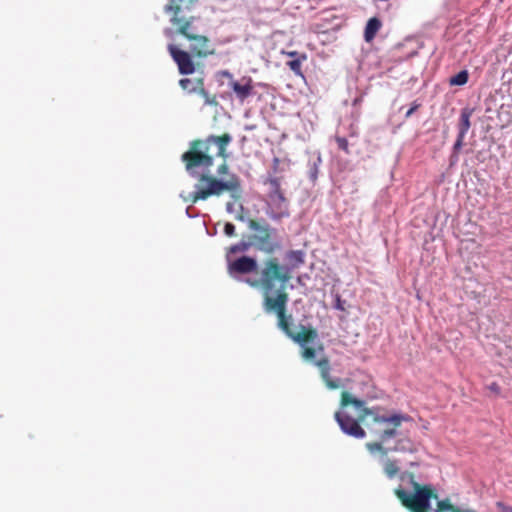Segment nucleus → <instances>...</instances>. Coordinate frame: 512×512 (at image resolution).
I'll return each mask as SVG.
<instances>
[{
	"mask_svg": "<svg viewBox=\"0 0 512 512\" xmlns=\"http://www.w3.org/2000/svg\"><path fill=\"white\" fill-rule=\"evenodd\" d=\"M248 228L255 232L251 236L250 242L259 251L272 254L280 247L277 229L269 225L265 220H248Z\"/></svg>",
	"mask_w": 512,
	"mask_h": 512,
	"instance_id": "39448f33",
	"label": "nucleus"
},
{
	"mask_svg": "<svg viewBox=\"0 0 512 512\" xmlns=\"http://www.w3.org/2000/svg\"><path fill=\"white\" fill-rule=\"evenodd\" d=\"M223 75L229 78V81L235 80L229 71H223Z\"/></svg>",
	"mask_w": 512,
	"mask_h": 512,
	"instance_id": "a19ab883",
	"label": "nucleus"
},
{
	"mask_svg": "<svg viewBox=\"0 0 512 512\" xmlns=\"http://www.w3.org/2000/svg\"><path fill=\"white\" fill-rule=\"evenodd\" d=\"M353 405L356 409H362L363 406L365 405V401L363 400H360L358 398H355L354 396H352L350 393L348 392H343L342 393V398H341V406L342 408L346 407L347 405Z\"/></svg>",
	"mask_w": 512,
	"mask_h": 512,
	"instance_id": "6ab92c4d",
	"label": "nucleus"
},
{
	"mask_svg": "<svg viewBox=\"0 0 512 512\" xmlns=\"http://www.w3.org/2000/svg\"><path fill=\"white\" fill-rule=\"evenodd\" d=\"M269 192L266 200V215L273 221L290 216L289 201L281 191L280 181L276 177L268 179Z\"/></svg>",
	"mask_w": 512,
	"mask_h": 512,
	"instance_id": "423d86ee",
	"label": "nucleus"
},
{
	"mask_svg": "<svg viewBox=\"0 0 512 512\" xmlns=\"http://www.w3.org/2000/svg\"><path fill=\"white\" fill-rule=\"evenodd\" d=\"M186 215H187L189 218H195V217H197V216H198V213H192V212H191L190 207H188V208L186 209Z\"/></svg>",
	"mask_w": 512,
	"mask_h": 512,
	"instance_id": "58836bf2",
	"label": "nucleus"
},
{
	"mask_svg": "<svg viewBox=\"0 0 512 512\" xmlns=\"http://www.w3.org/2000/svg\"><path fill=\"white\" fill-rule=\"evenodd\" d=\"M190 49L198 57H207L215 53V45L206 36L194 35L190 37Z\"/></svg>",
	"mask_w": 512,
	"mask_h": 512,
	"instance_id": "9b49d317",
	"label": "nucleus"
},
{
	"mask_svg": "<svg viewBox=\"0 0 512 512\" xmlns=\"http://www.w3.org/2000/svg\"><path fill=\"white\" fill-rule=\"evenodd\" d=\"M359 103V99H355L354 104Z\"/></svg>",
	"mask_w": 512,
	"mask_h": 512,
	"instance_id": "37998d69",
	"label": "nucleus"
},
{
	"mask_svg": "<svg viewBox=\"0 0 512 512\" xmlns=\"http://www.w3.org/2000/svg\"><path fill=\"white\" fill-rule=\"evenodd\" d=\"M378 452H379L378 461L382 465L383 472L385 473L387 478H389V479L395 478L399 473V466H398L397 461L391 460L388 457L389 452H387V450L378 451Z\"/></svg>",
	"mask_w": 512,
	"mask_h": 512,
	"instance_id": "ddd939ff",
	"label": "nucleus"
},
{
	"mask_svg": "<svg viewBox=\"0 0 512 512\" xmlns=\"http://www.w3.org/2000/svg\"><path fill=\"white\" fill-rule=\"evenodd\" d=\"M459 153H455V152H452L451 156H450V163L451 165L455 164L458 162L459 160Z\"/></svg>",
	"mask_w": 512,
	"mask_h": 512,
	"instance_id": "e433bc0d",
	"label": "nucleus"
},
{
	"mask_svg": "<svg viewBox=\"0 0 512 512\" xmlns=\"http://www.w3.org/2000/svg\"><path fill=\"white\" fill-rule=\"evenodd\" d=\"M387 452H403L415 453L417 451L416 444L407 436L398 438L393 446H386Z\"/></svg>",
	"mask_w": 512,
	"mask_h": 512,
	"instance_id": "2eb2a0df",
	"label": "nucleus"
},
{
	"mask_svg": "<svg viewBox=\"0 0 512 512\" xmlns=\"http://www.w3.org/2000/svg\"><path fill=\"white\" fill-rule=\"evenodd\" d=\"M168 50L171 57L178 65L180 74L188 75L194 72L195 66L188 52L177 48L173 44L168 45Z\"/></svg>",
	"mask_w": 512,
	"mask_h": 512,
	"instance_id": "9d476101",
	"label": "nucleus"
},
{
	"mask_svg": "<svg viewBox=\"0 0 512 512\" xmlns=\"http://www.w3.org/2000/svg\"><path fill=\"white\" fill-rule=\"evenodd\" d=\"M489 390H491L492 392H495V393H498L499 392V386L496 384V383H491L489 386H488Z\"/></svg>",
	"mask_w": 512,
	"mask_h": 512,
	"instance_id": "4c0bfd02",
	"label": "nucleus"
},
{
	"mask_svg": "<svg viewBox=\"0 0 512 512\" xmlns=\"http://www.w3.org/2000/svg\"><path fill=\"white\" fill-rule=\"evenodd\" d=\"M228 87L233 91L236 99L240 103H244L249 97L255 94L253 80L248 76H244L240 80L229 81Z\"/></svg>",
	"mask_w": 512,
	"mask_h": 512,
	"instance_id": "1a4fd4ad",
	"label": "nucleus"
},
{
	"mask_svg": "<svg viewBox=\"0 0 512 512\" xmlns=\"http://www.w3.org/2000/svg\"><path fill=\"white\" fill-rule=\"evenodd\" d=\"M202 83L203 82L201 79L194 81L189 78H183L179 81V85L181 86V88L188 91L189 93L197 92Z\"/></svg>",
	"mask_w": 512,
	"mask_h": 512,
	"instance_id": "aec40b11",
	"label": "nucleus"
},
{
	"mask_svg": "<svg viewBox=\"0 0 512 512\" xmlns=\"http://www.w3.org/2000/svg\"><path fill=\"white\" fill-rule=\"evenodd\" d=\"M218 174H227L228 173V165L224 162L222 165L218 167Z\"/></svg>",
	"mask_w": 512,
	"mask_h": 512,
	"instance_id": "f704fd0d",
	"label": "nucleus"
},
{
	"mask_svg": "<svg viewBox=\"0 0 512 512\" xmlns=\"http://www.w3.org/2000/svg\"><path fill=\"white\" fill-rule=\"evenodd\" d=\"M251 246H252L251 242L240 241L239 243H236V244L230 246V248L228 249V251L226 253V258L228 256L233 258V255H235V254L245 253L246 251L249 250V248Z\"/></svg>",
	"mask_w": 512,
	"mask_h": 512,
	"instance_id": "412c9836",
	"label": "nucleus"
},
{
	"mask_svg": "<svg viewBox=\"0 0 512 512\" xmlns=\"http://www.w3.org/2000/svg\"><path fill=\"white\" fill-rule=\"evenodd\" d=\"M335 420L344 434L357 439L365 437L366 433L364 429L354 418L346 414L344 411H337L335 413Z\"/></svg>",
	"mask_w": 512,
	"mask_h": 512,
	"instance_id": "6e6552de",
	"label": "nucleus"
},
{
	"mask_svg": "<svg viewBox=\"0 0 512 512\" xmlns=\"http://www.w3.org/2000/svg\"><path fill=\"white\" fill-rule=\"evenodd\" d=\"M344 303H345V301H343V300L341 299V297L337 294V295L335 296L334 308H335L336 310H339V311H344V310H345Z\"/></svg>",
	"mask_w": 512,
	"mask_h": 512,
	"instance_id": "c756f323",
	"label": "nucleus"
},
{
	"mask_svg": "<svg viewBox=\"0 0 512 512\" xmlns=\"http://www.w3.org/2000/svg\"><path fill=\"white\" fill-rule=\"evenodd\" d=\"M286 264H282V267H286L289 270V275L294 269L300 267L305 261V252L302 250H290L285 254Z\"/></svg>",
	"mask_w": 512,
	"mask_h": 512,
	"instance_id": "4468645a",
	"label": "nucleus"
},
{
	"mask_svg": "<svg viewBox=\"0 0 512 512\" xmlns=\"http://www.w3.org/2000/svg\"><path fill=\"white\" fill-rule=\"evenodd\" d=\"M381 25V21L377 17H372L367 21L364 30V39L366 42H371L375 38Z\"/></svg>",
	"mask_w": 512,
	"mask_h": 512,
	"instance_id": "a211bd4d",
	"label": "nucleus"
},
{
	"mask_svg": "<svg viewBox=\"0 0 512 512\" xmlns=\"http://www.w3.org/2000/svg\"><path fill=\"white\" fill-rule=\"evenodd\" d=\"M400 480L408 482L410 487L404 488L400 485L395 489V494L411 512H428L430 510V501L433 497L430 486H421L414 480L411 473L404 472L400 475Z\"/></svg>",
	"mask_w": 512,
	"mask_h": 512,
	"instance_id": "7ed1b4c3",
	"label": "nucleus"
},
{
	"mask_svg": "<svg viewBox=\"0 0 512 512\" xmlns=\"http://www.w3.org/2000/svg\"><path fill=\"white\" fill-rule=\"evenodd\" d=\"M336 140V143L338 145V148L342 151H344L346 154H349L350 151H349V143L347 141V139L345 137H340V136H337L335 138Z\"/></svg>",
	"mask_w": 512,
	"mask_h": 512,
	"instance_id": "a878e982",
	"label": "nucleus"
},
{
	"mask_svg": "<svg viewBox=\"0 0 512 512\" xmlns=\"http://www.w3.org/2000/svg\"><path fill=\"white\" fill-rule=\"evenodd\" d=\"M434 512H462L460 509L450 504L448 499L439 500L437 502V508Z\"/></svg>",
	"mask_w": 512,
	"mask_h": 512,
	"instance_id": "393cba45",
	"label": "nucleus"
},
{
	"mask_svg": "<svg viewBox=\"0 0 512 512\" xmlns=\"http://www.w3.org/2000/svg\"><path fill=\"white\" fill-rule=\"evenodd\" d=\"M196 1L197 0H171V3L164 7V11L166 13L173 12L174 16L170 21L173 24H178L183 20V17H180V14L189 10Z\"/></svg>",
	"mask_w": 512,
	"mask_h": 512,
	"instance_id": "f8f14e48",
	"label": "nucleus"
},
{
	"mask_svg": "<svg viewBox=\"0 0 512 512\" xmlns=\"http://www.w3.org/2000/svg\"><path fill=\"white\" fill-rule=\"evenodd\" d=\"M419 107H420V104H418L416 101L413 102L410 109H408L407 112L405 113V117L409 118Z\"/></svg>",
	"mask_w": 512,
	"mask_h": 512,
	"instance_id": "473e14b6",
	"label": "nucleus"
},
{
	"mask_svg": "<svg viewBox=\"0 0 512 512\" xmlns=\"http://www.w3.org/2000/svg\"><path fill=\"white\" fill-rule=\"evenodd\" d=\"M306 59V54L302 53L300 56H298V58L288 61L287 65L296 75H302L301 65L302 62L305 61Z\"/></svg>",
	"mask_w": 512,
	"mask_h": 512,
	"instance_id": "5701e85b",
	"label": "nucleus"
},
{
	"mask_svg": "<svg viewBox=\"0 0 512 512\" xmlns=\"http://www.w3.org/2000/svg\"><path fill=\"white\" fill-rule=\"evenodd\" d=\"M232 136L225 133L222 136L210 135L205 140L194 141L190 143V150L182 155V160L186 162V169L193 177H200L202 181L207 182L206 188H201L196 184L197 196L206 200L209 196H219L223 191H229L231 199L238 200L242 195L240 179L237 175H231L227 181L208 177L204 173H199L198 168L208 169L213 165V156L209 154L211 145L216 146L215 155L226 160L228 154L226 149L232 142Z\"/></svg>",
	"mask_w": 512,
	"mask_h": 512,
	"instance_id": "f03ea898",
	"label": "nucleus"
},
{
	"mask_svg": "<svg viewBox=\"0 0 512 512\" xmlns=\"http://www.w3.org/2000/svg\"><path fill=\"white\" fill-rule=\"evenodd\" d=\"M239 208H240V212H238L236 215H235V219L238 220V221H241V222H246L248 224V220L244 215H243V205L240 204L239 205Z\"/></svg>",
	"mask_w": 512,
	"mask_h": 512,
	"instance_id": "2f4dec72",
	"label": "nucleus"
},
{
	"mask_svg": "<svg viewBox=\"0 0 512 512\" xmlns=\"http://www.w3.org/2000/svg\"><path fill=\"white\" fill-rule=\"evenodd\" d=\"M237 200L232 199V201L227 202L226 204V211L230 214L235 212V202Z\"/></svg>",
	"mask_w": 512,
	"mask_h": 512,
	"instance_id": "72a5a7b5",
	"label": "nucleus"
},
{
	"mask_svg": "<svg viewBox=\"0 0 512 512\" xmlns=\"http://www.w3.org/2000/svg\"><path fill=\"white\" fill-rule=\"evenodd\" d=\"M228 273L232 278L237 275L248 274L258 269L257 260L249 256H239L237 258L227 257Z\"/></svg>",
	"mask_w": 512,
	"mask_h": 512,
	"instance_id": "0eeeda50",
	"label": "nucleus"
},
{
	"mask_svg": "<svg viewBox=\"0 0 512 512\" xmlns=\"http://www.w3.org/2000/svg\"><path fill=\"white\" fill-rule=\"evenodd\" d=\"M224 233L228 237H233L235 235V226L230 222L225 223Z\"/></svg>",
	"mask_w": 512,
	"mask_h": 512,
	"instance_id": "cd10ccee",
	"label": "nucleus"
},
{
	"mask_svg": "<svg viewBox=\"0 0 512 512\" xmlns=\"http://www.w3.org/2000/svg\"><path fill=\"white\" fill-rule=\"evenodd\" d=\"M197 196V188L195 187V190L191 193H188L185 195L184 193L180 194V197L183 199L184 202L191 201L192 203H196L198 200H202L201 198H196Z\"/></svg>",
	"mask_w": 512,
	"mask_h": 512,
	"instance_id": "bb28decb",
	"label": "nucleus"
},
{
	"mask_svg": "<svg viewBox=\"0 0 512 512\" xmlns=\"http://www.w3.org/2000/svg\"><path fill=\"white\" fill-rule=\"evenodd\" d=\"M322 163L320 152H315L308 162V176L312 183L318 179L319 166Z\"/></svg>",
	"mask_w": 512,
	"mask_h": 512,
	"instance_id": "f3484780",
	"label": "nucleus"
},
{
	"mask_svg": "<svg viewBox=\"0 0 512 512\" xmlns=\"http://www.w3.org/2000/svg\"><path fill=\"white\" fill-rule=\"evenodd\" d=\"M473 114V109L470 108H463L461 110L459 123H458V134L457 136H460V138H465L466 134L468 133L471 123L470 118Z\"/></svg>",
	"mask_w": 512,
	"mask_h": 512,
	"instance_id": "dca6fc26",
	"label": "nucleus"
},
{
	"mask_svg": "<svg viewBox=\"0 0 512 512\" xmlns=\"http://www.w3.org/2000/svg\"><path fill=\"white\" fill-rule=\"evenodd\" d=\"M364 411H365V413H366L367 415H371V414H372V411H371V410L365 409Z\"/></svg>",
	"mask_w": 512,
	"mask_h": 512,
	"instance_id": "79ce46f5",
	"label": "nucleus"
},
{
	"mask_svg": "<svg viewBox=\"0 0 512 512\" xmlns=\"http://www.w3.org/2000/svg\"><path fill=\"white\" fill-rule=\"evenodd\" d=\"M183 14L184 12L180 14V17H183V20L180 22L181 25L178 31L180 34H182L185 38H187L190 41V37H193L195 35L190 32L192 22L185 21V17ZM177 25H179V23Z\"/></svg>",
	"mask_w": 512,
	"mask_h": 512,
	"instance_id": "b1692460",
	"label": "nucleus"
},
{
	"mask_svg": "<svg viewBox=\"0 0 512 512\" xmlns=\"http://www.w3.org/2000/svg\"><path fill=\"white\" fill-rule=\"evenodd\" d=\"M464 139L465 138H460V136H457V139H456V141H455V143L453 145V151L452 152L459 153L460 149L463 146Z\"/></svg>",
	"mask_w": 512,
	"mask_h": 512,
	"instance_id": "7c9ffc66",
	"label": "nucleus"
},
{
	"mask_svg": "<svg viewBox=\"0 0 512 512\" xmlns=\"http://www.w3.org/2000/svg\"><path fill=\"white\" fill-rule=\"evenodd\" d=\"M196 93L200 94L204 98L205 104H212L213 103V101H211L210 98H209V93L203 87V84L199 87V89H198V91Z\"/></svg>",
	"mask_w": 512,
	"mask_h": 512,
	"instance_id": "c85d7f7f",
	"label": "nucleus"
},
{
	"mask_svg": "<svg viewBox=\"0 0 512 512\" xmlns=\"http://www.w3.org/2000/svg\"><path fill=\"white\" fill-rule=\"evenodd\" d=\"M258 278H247L246 283L251 287L258 289L263 296V310L268 314H276L277 326L289 338L299 344L301 355L307 362L313 363L319 367L321 377L329 389L340 387L339 378H331L330 367L327 359L317 360V356L323 352V348L318 345V335L315 331L305 332L302 325L294 327L291 315H286V306L288 295L285 292L286 286L290 280L289 270L282 267L279 260L275 257L269 258L261 264Z\"/></svg>",
	"mask_w": 512,
	"mask_h": 512,
	"instance_id": "f257e3e1",
	"label": "nucleus"
},
{
	"mask_svg": "<svg viewBox=\"0 0 512 512\" xmlns=\"http://www.w3.org/2000/svg\"><path fill=\"white\" fill-rule=\"evenodd\" d=\"M373 420L375 423L390 425L392 427H387L380 432L379 442L366 443V448L371 454H375L376 451L386 450V446H390L389 441L391 439L401 436L398 427H400L403 422L412 421V418L407 414L393 413L391 415H375Z\"/></svg>",
	"mask_w": 512,
	"mask_h": 512,
	"instance_id": "20e7f679",
	"label": "nucleus"
},
{
	"mask_svg": "<svg viewBox=\"0 0 512 512\" xmlns=\"http://www.w3.org/2000/svg\"><path fill=\"white\" fill-rule=\"evenodd\" d=\"M287 55L292 57L293 59H295V58H298V56H300L301 54L298 53L297 51H291V52H288Z\"/></svg>",
	"mask_w": 512,
	"mask_h": 512,
	"instance_id": "ea45409f",
	"label": "nucleus"
},
{
	"mask_svg": "<svg viewBox=\"0 0 512 512\" xmlns=\"http://www.w3.org/2000/svg\"><path fill=\"white\" fill-rule=\"evenodd\" d=\"M469 74L467 70H461L449 79V84L454 86H463L468 82Z\"/></svg>",
	"mask_w": 512,
	"mask_h": 512,
	"instance_id": "4be33fe9",
	"label": "nucleus"
},
{
	"mask_svg": "<svg viewBox=\"0 0 512 512\" xmlns=\"http://www.w3.org/2000/svg\"><path fill=\"white\" fill-rule=\"evenodd\" d=\"M497 505L501 509L502 512H512V506H507L501 502H499Z\"/></svg>",
	"mask_w": 512,
	"mask_h": 512,
	"instance_id": "c9c22d12",
	"label": "nucleus"
}]
</instances>
